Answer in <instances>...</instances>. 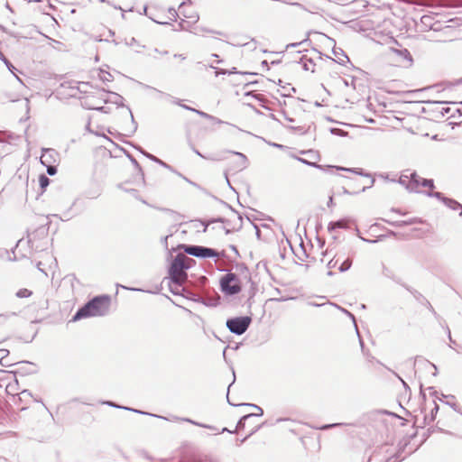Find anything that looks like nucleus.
I'll return each mask as SVG.
<instances>
[{"label":"nucleus","mask_w":462,"mask_h":462,"mask_svg":"<svg viewBox=\"0 0 462 462\" xmlns=\"http://www.w3.org/2000/svg\"><path fill=\"white\" fill-rule=\"evenodd\" d=\"M46 170H47V173L50 175V176H54L56 173H57V167L55 165H52V164H46Z\"/></svg>","instance_id":"44"},{"label":"nucleus","mask_w":462,"mask_h":462,"mask_svg":"<svg viewBox=\"0 0 462 462\" xmlns=\"http://www.w3.org/2000/svg\"><path fill=\"white\" fill-rule=\"evenodd\" d=\"M210 68L216 69V76L228 74V70L227 69H217V68L214 67L213 65H210Z\"/></svg>","instance_id":"54"},{"label":"nucleus","mask_w":462,"mask_h":462,"mask_svg":"<svg viewBox=\"0 0 462 462\" xmlns=\"http://www.w3.org/2000/svg\"><path fill=\"white\" fill-rule=\"evenodd\" d=\"M390 51L393 59L402 67H411L413 62L412 56L408 49L406 48H390Z\"/></svg>","instance_id":"6"},{"label":"nucleus","mask_w":462,"mask_h":462,"mask_svg":"<svg viewBox=\"0 0 462 462\" xmlns=\"http://www.w3.org/2000/svg\"><path fill=\"white\" fill-rule=\"evenodd\" d=\"M352 259L350 257L346 258L344 261L340 263V265L338 267L339 272L345 273L348 271L352 266Z\"/></svg>","instance_id":"24"},{"label":"nucleus","mask_w":462,"mask_h":462,"mask_svg":"<svg viewBox=\"0 0 462 462\" xmlns=\"http://www.w3.org/2000/svg\"><path fill=\"white\" fill-rule=\"evenodd\" d=\"M266 424V421L263 422L262 424L256 426L254 429L251 430V432L245 436L244 439H239V443L237 444L240 446L242 443H244L246 439H248L252 435H254L255 432H257L263 425Z\"/></svg>","instance_id":"33"},{"label":"nucleus","mask_w":462,"mask_h":462,"mask_svg":"<svg viewBox=\"0 0 462 462\" xmlns=\"http://www.w3.org/2000/svg\"><path fill=\"white\" fill-rule=\"evenodd\" d=\"M431 396H434L436 399H439L440 402H443L442 398H439L438 392L434 389V387H428L427 389Z\"/></svg>","instance_id":"56"},{"label":"nucleus","mask_w":462,"mask_h":462,"mask_svg":"<svg viewBox=\"0 0 462 462\" xmlns=\"http://www.w3.org/2000/svg\"><path fill=\"white\" fill-rule=\"evenodd\" d=\"M245 96H246V97H253L254 98H255L256 100H258L260 102H263L265 100L263 95H262V94H254L252 91L245 92Z\"/></svg>","instance_id":"39"},{"label":"nucleus","mask_w":462,"mask_h":462,"mask_svg":"<svg viewBox=\"0 0 462 462\" xmlns=\"http://www.w3.org/2000/svg\"><path fill=\"white\" fill-rule=\"evenodd\" d=\"M111 298L109 295H98L80 307L71 319L76 322L90 317H103L109 312Z\"/></svg>","instance_id":"1"},{"label":"nucleus","mask_w":462,"mask_h":462,"mask_svg":"<svg viewBox=\"0 0 462 462\" xmlns=\"http://www.w3.org/2000/svg\"><path fill=\"white\" fill-rule=\"evenodd\" d=\"M221 291L227 296H234L241 292L242 286L237 274L228 272L220 278Z\"/></svg>","instance_id":"3"},{"label":"nucleus","mask_w":462,"mask_h":462,"mask_svg":"<svg viewBox=\"0 0 462 462\" xmlns=\"http://www.w3.org/2000/svg\"><path fill=\"white\" fill-rule=\"evenodd\" d=\"M334 55L337 57V60H334L338 64H344V59L349 60L348 57L345 54V52L341 49H334Z\"/></svg>","instance_id":"21"},{"label":"nucleus","mask_w":462,"mask_h":462,"mask_svg":"<svg viewBox=\"0 0 462 462\" xmlns=\"http://www.w3.org/2000/svg\"><path fill=\"white\" fill-rule=\"evenodd\" d=\"M228 152L233 153L238 157V161L236 162V169L238 171H242L247 167V157L244 153L234 151H228Z\"/></svg>","instance_id":"16"},{"label":"nucleus","mask_w":462,"mask_h":462,"mask_svg":"<svg viewBox=\"0 0 462 462\" xmlns=\"http://www.w3.org/2000/svg\"><path fill=\"white\" fill-rule=\"evenodd\" d=\"M142 154H143L146 158L150 159L151 161L162 165L164 168L171 169V167L162 161L161 159L157 158L156 156L152 155V153L147 152L145 150H143L141 147H135Z\"/></svg>","instance_id":"17"},{"label":"nucleus","mask_w":462,"mask_h":462,"mask_svg":"<svg viewBox=\"0 0 462 462\" xmlns=\"http://www.w3.org/2000/svg\"><path fill=\"white\" fill-rule=\"evenodd\" d=\"M433 402H434V408L431 410L430 414V420H435L436 415H437V413L439 411V405L436 402V400H434Z\"/></svg>","instance_id":"47"},{"label":"nucleus","mask_w":462,"mask_h":462,"mask_svg":"<svg viewBox=\"0 0 462 462\" xmlns=\"http://www.w3.org/2000/svg\"><path fill=\"white\" fill-rule=\"evenodd\" d=\"M308 41H309V40H308V39H306V40H304V41H302V42H300L290 43V44H288V45L286 46V49L295 48V47H297V46H299V45H300V44H302V43H304V42H307Z\"/></svg>","instance_id":"63"},{"label":"nucleus","mask_w":462,"mask_h":462,"mask_svg":"<svg viewBox=\"0 0 462 462\" xmlns=\"http://www.w3.org/2000/svg\"><path fill=\"white\" fill-rule=\"evenodd\" d=\"M195 263V260L189 258L185 254H178L171 261L168 274L169 279H183L188 280L187 271L192 267Z\"/></svg>","instance_id":"2"},{"label":"nucleus","mask_w":462,"mask_h":462,"mask_svg":"<svg viewBox=\"0 0 462 462\" xmlns=\"http://www.w3.org/2000/svg\"><path fill=\"white\" fill-rule=\"evenodd\" d=\"M125 107H126V109H127V112H128V114H129L130 117H131V122H132V124H133V125H134V130H133V132H135V131L137 130L138 125H137L136 121H135V120H134V116H133V113H132V111H131L130 107H129V106H125Z\"/></svg>","instance_id":"50"},{"label":"nucleus","mask_w":462,"mask_h":462,"mask_svg":"<svg viewBox=\"0 0 462 462\" xmlns=\"http://www.w3.org/2000/svg\"><path fill=\"white\" fill-rule=\"evenodd\" d=\"M340 309H341V310H342L344 313H346V314L347 315V317H349V318L353 320V323H354L355 328H356V334H357V336H358V337H359V343H360V346H361V347L363 348V347H364V342H363V339H362V338H361V337H360V334H359V331H358V328H357V326H356V318H355V316H354L350 311H348V310H345V309H342V308H340Z\"/></svg>","instance_id":"23"},{"label":"nucleus","mask_w":462,"mask_h":462,"mask_svg":"<svg viewBox=\"0 0 462 462\" xmlns=\"http://www.w3.org/2000/svg\"><path fill=\"white\" fill-rule=\"evenodd\" d=\"M345 425L344 423H330V424H323L321 426H311L312 429L319 430H328L333 428H337Z\"/></svg>","instance_id":"28"},{"label":"nucleus","mask_w":462,"mask_h":462,"mask_svg":"<svg viewBox=\"0 0 462 462\" xmlns=\"http://www.w3.org/2000/svg\"><path fill=\"white\" fill-rule=\"evenodd\" d=\"M431 396H434L436 399H439L440 402H443L442 398H439L438 392L434 389V387H428L427 389Z\"/></svg>","instance_id":"58"},{"label":"nucleus","mask_w":462,"mask_h":462,"mask_svg":"<svg viewBox=\"0 0 462 462\" xmlns=\"http://www.w3.org/2000/svg\"><path fill=\"white\" fill-rule=\"evenodd\" d=\"M409 180H410L409 175L406 173H402L400 176L398 182L407 189V186L409 185Z\"/></svg>","instance_id":"38"},{"label":"nucleus","mask_w":462,"mask_h":462,"mask_svg":"<svg viewBox=\"0 0 462 462\" xmlns=\"http://www.w3.org/2000/svg\"><path fill=\"white\" fill-rule=\"evenodd\" d=\"M104 403L108 405V406H110V407L117 408V409H123V410L130 411L136 412V413H139V414H143V415H149V416H153V417H157V418H162L161 416H157V415H154V414H152V413H149V412L142 411L140 410H136V409H134V408H129V407L118 405V404H116V403L111 402V401H106Z\"/></svg>","instance_id":"15"},{"label":"nucleus","mask_w":462,"mask_h":462,"mask_svg":"<svg viewBox=\"0 0 462 462\" xmlns=\"http://www.w3.org/2000/svg\"><path fill=\"white\" fill-rule=\"evenodd\" d=\"M227 402H228V403H229L230 405H233V406H237V405H238V404H234V403H232V402L229 401V399H228V398H227ZM240 405L249 406V407H253V408L256 409V410H257V412H256V413H253V414H254V417H261V416H263V409H262L260 406L256 405V404H253V403H241Z\"/></svg>","instance_id":"22"},{"label":"nucleus","mask_w":462,"mask_h":462,"mask_svg":"<svg viewBox=\"0 0 462 462\" xmlns=\"http://www.w3.org/2000/svg\"><path fill=\"white\" fill-rule=\"evenodd\" d=\"M32 294V291L28 290V289H20L17 292H16V297L18 298H28L30 297L31 295Z\"/></svg>","instance_id":"35"},{"label":"nucleus","mask_w":462,"mask_h":462,"mask_svg":"<svg viewBox=\"0 0 462 462\" xmlns=\"http://www.w3.org/2000/svg\"><path fill=\"white\" fill-rule=\"evenodd\" d=\"M31 399H32V394L29 390H23L19 393V401L21 402L27 403V402Z\"/></svg>","instance_id":"30"},{"label":"nucleus","mask_w":462,"mask_h":462,"mask_svg":"<svg viewBox=\"0 0 462 462\" xmlns=\"http://www.w3.org/2000/svg\"><path fill=\"white\" fill-rule=\"evenodd\" d=\"M194 112L196 114H198L199 116H200L201 117H203V118L211 119V120H215L216 119L213 116L208 115V114H207V113H205L203 111L195 109Z\"/></svg>","instance_id":"49"},{"label":"nucleus","mask_w":462,"mask_h":462,"mask_svg":"<svg viewBox=\"0 0 462 462\" xmlns=\"http://www.w3.org/2000/svg\"><path fill=\"white\" fill-rule=\"evenodd\" d=\"M169 289L170 291L174 295L181 296V292L185 286L183 284L187 282V280L183 279H169Z\"/></svg>","instance_id":"7"},{"label":"nucleus","mask_w":462,"mask_h":462,"mask_svg":"<svg viewBox=\"0 0 462 462\" xmlns=\"http://www.w3.org/2000/svg\"><path fill=\"white\" fill-rule=\"evenodd\" d=\"M337 263H338L337 262V260H335L334 258H332V259L328 263L327 266H328V269H330V270H331L332 268L336 267V266L337 265Z\"/></svg>","instance_id":"64"},{"label":"nucleus","mask_w":462,"mask_h":462,"mask_svg":"<svg viewBox=\"0 0 462 462\" xmlns=\"http://www.w3.org/2000/svg\"><path fill=\"white\" fill-rule=\"evenodd\" d=\"M420 186L430 188L433 189L435 188L434 180L432 179H421Z\"/></svg>","instance_id":"34"},{"label":"nucleus","mask_w":462,"mask_h":462,"mask_svg":"<svg viewBox=\"0 0 462 462\" xmlns=\"http://www.w3.org/2000/svg\"><path fill=\"white\" fill-rule=\"evenodd\" d=\"M3 61L5 62V64L6 65L7 69H9V71H11L14 75V70H16L15 67L9 61L8 59H6L5 56H3Z\"/></svg>","instance_id":"46"},{"label":"nucleus","mask_w":462,"mask_h":462,"mask_svg":"<svg viewBox=\"0 0 462 462\" xmlns=\"http://www.w3.org/2000/svg\"><path fill=\"white\" fill-rule=\"evenodd\" d=\"M103 91L106 94H109V97L103 99L104 103H112V104L116 105L118 107L125 106L124 104L125 99L121 95H119L116 92L106 91L105 89H103Z\"/></svg>","instance_id":"11"},{"label":"nucleus","mask_w":462,"mask_h":462,"mask_svg":"<svg viewBox=\"0 0 462 462\" xmlns=\"http://www.w3.org/2000/svg\"><path fill=\"white\" fill-rule=\"evenodd\" d=\"M185 420L188 421V422H190V423H192L194 425L199 426V427H203V428H207V429H210V430L214 429L213 426L199 423V422L193 421L192 420H189V419H186Z\"/></svg>","instance_id":"53"},{"label":"nucleus","mask_w":462,"mask_h":462,"mask_svg":"<svg viewBox=\"0 0 462 462\" xmlns=\"http://www.w3.org/2000/svg\"><path fill=\"white\" fill-rule=\"evenodd\" d=\"M443 402L446 404V405H448L449 407H451L454 411H459V408H458V405L456 403V402Z\"/></svg>","instance_id":"60"},{"label":"nucleus","mask_w":462,"mask_h":462,"mask_svg":"<svg viewBox=\"0 0 462 462\" xmlns=\"http://www.w3.org/2000/svg\"><path fill=\"white\" fill-rule=\"evenodd\" d=\"M387 223L395 227H402L410 224L408 221L401 220V221H387Z\"/></svg>","instance_id":"40"},{"label":"nucleus","mask_w":462,"mask_h":462,"mask_svg":"<svg viewBox=\"0 0 462 462\" xmlns=\"http://www.w3.org/2000/svg\"><path fill=\"white\" fill-rule=\"evenodd\" d=\"M98 78L104 83L111 82L113 80V76L109 72L105 71L103 69H100L98 73Z\"/></svg>","instance_id":"29"},{"label":"nucleus","mask_w":462,"mask_h":462,"mask_svg":"<svg viewBox=\"0 0 462 462\" xmlns=\"http://www.w3.org/2000/svg\"><path fill=\"white\" fill-rule=\"evenodd\" d=\"M426 195L428 197L436 198L437 199L441 201L443 204L445 203L446 199H448V197L444 196L443 193L439 192V191H432V190L427 191Z\"/></svg>","instance_id":"26"},{"label":"nucleus","mask_w":462,"mask_h":462,"mask_svg":"<svg viewBox=\"0 0 462 462\" xmlns=\"http://www.w3.org/2000/svg\"><path fill=\"white\" fill-rule=\"evenodd\" d=\"M421 303L424 304L429 309V310L430 312H432L434 315L437 314L434 308L430 304V302L429 300H427L422 295H421Z\"/></svg>","instance_id":"45"},{"label":"nucleus","mask_w":462,"mask_h":462,"mask_svg":"<svg viewBox=\"0 0 462 462\" xmlns=\"http://www.w3.org/2000/svg\"><path fill=\"white\" fill-rule=\"evenodd\" d=\"M58 153L54 149L51 148H42V155H41V162L42 165L46 164H51L55 162V156H57Z\"/></svg>","instance_id":"8"},{"label":"nucleus","mask_w":462,"mask_h":462,"mask_svg":"<svg viewBox=\"0 0 462 462\" xmlns=\"http://www.w3.org/2000/svg\"><path fill=\"white\" fill-rule=\"evenodd\" d=\"M446 207L452 210H458L460 209L459 216L462 217V204H460L458 201H457L454 199L448 198L444 203Z\"/></svg>","instance_id":"18"},{"label":"nucleus","mask_w":462,"mask_h":462,"mask_svg":"<svg viewBox=\"0 0 462 462\" xmlns=\"http://www.w3.org/2000/svg\"><path fill=\"white\" fill-rule=\"evenodd\" d=\"M168 13L171 15L169 17L170 20L171 21H176L177 16H178V14H177L176 10L174 8L171 7V8L168 9Z\"/></svg>","instance_id":"52"},{"label":"nucleus","mask_w":462,"mask_h":462,"mask_svg":"<svg viewBox=\"0 0 462 462\" xmlns=\"http://www.w3.org/2000/svg\"><path fill=\"white\" fill-rule=\"evenodd\" d=\"M50 182H51V180L46 175H44V174L40 175L39 184H40V187L42 189H45L49 186Z\"/></svg>","instance_id":"32"},{"label":"nucleus","mask_w":462,"mask_h":462,"mask_svg":"<svg viewBox=\"0 0 462 462\" xmlns=\"http://www.w3.org/2000/svg\"><path fill=\"white\" fill-rule=\"evenodd\" d=\"M311 125H310L307 128L305 126H293L291 125L288 128L293 132H297L300 134H306L310 130Z\"/></svg>","instance_id":"31"},{"label":"nucleus","mask_w":462,"mask_h":462,"mask_svg":"<svg viewBox=\"0 0 462 462\" xmlns=\"http://www.w3.org/2000/svg\"><path fill=\"white\" fill-rule=\"evenodd\" d=\"M149 18H150L152 22H154V23H158V24H163V25H165V24H170V22H168V21H160V20H157V19H156V15H154V14H153V13H152V12H150Z\"/></svg>","instance_id":"48"},{"label":"nucleus","mask_w":462,"mask_h":462,"mask_svg":"<svg viewBox=\"0 0 462 462\" xmlns=\"http://www.w3.org/2000/svg\"><path fill=\"white\" fill-rule=\"evenodd\" d=\"M394 375L402 382L403 387L406 389V390H411L408 383L398 374H396L395 372H393Z\"/></svg>","instance_id":"62"},{"label":"nucleus","mask_w":462,"mask_h":462,"mask_svg":"<svg viewBox=\"0 0 462 462\" xmlns=\"http://www.w3.org/2000/svg\"><path fill=\"white\" fill-rule=\"evenodd\" d=\"M383 274L388 278L393 279L396 282H399V281L393 275V272L385 266L383 267Z\"/></svg>","instance_id":"43"},{"label":"nucleus","mask_w":462,"mask_h":462,"mask_svg":"<svg viewBox=\"0 0 462 462\" xmlns=\"http://www.w3.org/2000/svg\"><path fill=\"white\" fill-rule=\"evenodd\" d=\"M200 31L201 32H208V33H214V34H217V35H223L224 33L222 32H218V31H215V30H210V29H208V28H200Z\"/></svg>","instance_id":"59"},{"label":"nucleus","mask_w":462,"mask_h":462,"mask_svg":"<svg viewBox=\"0 0 462 462\" xmlns=\"http://www.w3.org/2000/svg\"><path fill=\"white\" fill-rule=\"evenodd\" d=\"M190 148L198 156H199V157H201L203 159L211 160V161L219 160L218 158H215V157H212V156H206V155L202 154L199 150H197L195 148V146L193 144H190Z\"/></svg>","instance_id":"37"},{"label":"nucleus","mask_w":462,"mask_h":462,"mask_svg":"<svg viewBox=\"0 0 462 462\" xmlns=\"http://www.w3.org/2000/svg\"><path fill=\"white\" fill-rule=\"evenodd\" d=\"M335 260H337V263H341L342 261H344V254L340 253V252H337L334 257H333Z\"/></svg>","instance_id":"61"},{"label":"nucleus","mask_w":462,"mask_h":462,"mask_svg":"<svg viewBox=\"0 0 462 462\" xmlns=\"http://www.w3.org/2000/svg\"><path fill=\"white\" fill-rule=\"evenodd\" d=\"M88 109L97 110V111H99V112L105 113V114L110 113V108L107 106H88Z\"/></svg>","instance_id":"36"},{"label":"nucleus","mask_w":462,"mask_h":462,"mask_svg":"<svg viewBox=\"0 0 462 462\" xmlns=\"http://www.w3.org/2000/svg\"><path fill=\"white\" fill-rule=\"evenodd\" d=\"M0 364H1V365L5 366V367H9L13 365L11 363V361L9 360L8 356H0Z\"/></svg>","instance_id":"42"},{"label":"nucleus","mask_w":462,"mask_h":462,"mask_svg":"<svg viewBox=\"0 0 462 462\" xmlns=\"http://www.w3.org/2000/svg\"><path fill=\"white\" fill-rule=\"evenodd\" d=\"M450 112H451V108L449 106H443L439 110V114L441 115V116H448L450 114Z\"/></svg>","instance_id":"55"},{"label":"nucleus","mask_w":462,"mask_h":462,"mask_svg":"<svg viewBox=\"0 0 462 462\" xmlns=\"http://www.w3.org/2000/svg\"><path fill=\"white\" fill-rule=\"evenodd\" d=\"M431 396H434L436 399H439L440 402H443L442 398H439L438 392L434 389V387H428L427 389Z\"/></svg>","instance_id":"57"},{"label":"nucleus","mask_w":462,"mask_h":462,"mask_svg":"<svg viewBox=\"0 0 462 462\" xmlns=\"http://www.w3.org/2000/svg\"><path fill=\"white\" fill-rule=\"evenodd\" d=\"M299 62L302 64L304 70H310L311 72H314L315 63L312 59H307L306 56H302Z\"/></svg>","instance_id":"19"},{"label":"nucleus","mask_w":462,"mask_h":462,"mask_svg":"<svg viewBox=\"0 0 462 462\" xmlns=\"http://www.w3.org/2000/svg\"><path fill=\"white\" fill-rule=\"evenodd\" d=\"M125 153L126 157L130 160L132 164L134 166V168L138 171V172L141 175V179L143 181L144 180V174H143V171L142 167L139 164V162L136 161V159L129 152L125 151Z\"/></svg>","instance_id":"20"},{"label":"nucleus","mask_w":462,"mask_h":462,"mask_svg":"<svg viewBox=\"0 0 462 462\" xmlns=\"http://www.w3.org/2000/svg\"><path fill=\"white\" fill-rule=\"evenodd\" d=\"M251 323V317L240 316L227 319L226 326L231 333L241 336L248 329Z\"/></svg>","instance_id":"5"},{"label":"nucleus","mask_w":462,"mask_h":462,"mask_svg":"<svg viewBox=\"0 0 462 462\" xmlns=\"http://www.w3.org/2000/svg\"><path fill=\"white\" fill-rule=\"evenodd\" d=\"M409 185L407 186V189L411 192H418V188L420 187V182L422 178H420L416 171H412L409 174Z\"/></svg>","instance_id":"12"},{"label":"nucleus","mask_w":462,"mask_h":462,"mask_svg":"<svg viewBox=\"0 0 462 462\" xmlns=\"http://www.w3.org/2000/svg\"><path fill=\"white\" fill-rule=\"evenodd\" d=\"M297 160L304 164H307L309 166H311V167H314V168H319L320 169L321 168V165L318 164L317 162H309L303 158H300V157H297Z\"/></svg>","instance_id":"41"},{"label":"nucleus","mask_w":462,"mask_h":462,"mask_svg":"<svg viewBox=\"0 0 462 462\" xmlns=\"http://www.w3.org/2000/svg\"><path fill=\"white\" fill-rule=\"evenodd\" d=\"M202 303L206 306L214 307V306L217 305V300L215 299H205L204 298V302H202Z\"/></svg>","instance_id":"51"},{"label":"nucleus","mask_w":462,"mask_h":462,"mask_svg":"<svg viewBox=\"0 0 462 462\" xmlns=\"http://www.w3.org/2000/svg\"><path fill=\"white\" fill-rule=\"evenodd\" d=\"M349 221L350 220L348 218H342L337 221H332L328 224V229L330 232L336 230L337 228L346 229L349 227Z\"/></svg>","instance_id":"14"},{"label":"nucleus","mask_w":462,"mask_h":462,"mask_svg":"<svg viewBox=\"0 0 462 462\" xmlns=\"http://www.w3.org/2000/svg\"><path fill=\"white\" fill-rule=\"evenodd\" d=\"M253 417H254V414H246V415H244L243 417H241V419L236 423V427L235 430L236 431V430H244L245 427V420H247Z\"/></svg>","instance_id":"25"},{"label":"nucleus","mask_w":462,"mask_h":462,"mask_svg":"<svg viewBox=\"0 0 462 462\" xmlns=\"http://www.w3.org/2000/svg\"><path fill=\"white\" fill-rule=\"evenodd\" d=\"M181 296L195 302H204V298L198 292L184 287Z\"/></svg>","instance_id":"13"},{"label":"nucleus","mask_w":462,"mask_h":462,"mask_svg":"<svg viewBox=\"0 0 462 462\" xmlns=\"http://www.w3.org/2000/svg\"><path fill=\"white\" fill-rule=\"evenodd\" d=\"M337 170H341V171H350V172H353V173H356V174H358V175H361V176H365V177L370 178L369 185L368 186H364L362 188L361 191H365L366 189L371 188L374 185V179L371 176V174L364 172L363 169H361V168H352V169H350V168L337 167Z\"/></svg>","instance_id":"10"},{"label":"nucleus","mask_w":462,"mask_h":462,"mask_svg":"<svg viewBox=\"0 0 462 462\" xmlns=\"http://www.w3.org/2000/svg\"><path fill=\"white\" fill-rule=\"evenodd\" d=\"M118 188H119V189H123V190H124V191H125V192L130 193V194H131V196H133L134 199H138V200H141L143 203H144V204L146 203V201H145V200L141 199L139 198V192H138V190H137V189H126V188L123 187V185H122V184L118 185Z\"/></svg>","instance_id":"27"},{"label":"nucleus","mask_w":462,"mask_h":462,"mask_svg":"<svg viewBox=\"0 0 462 462\" xmlns=\"http://www.w3.org/2000/svg\"><path fill=\"white\" fill-rule=\"evenodd\" d=\"M180 248H181L186 254L206 259V258H215L218 257V252L213 248L206 247L202 245H180Z\"/></svg>","instance_id":"4"},{"label":"nucleus","mask_w":462,"mask_h":462,"mask_svg":"<svg viewBox=\"0 0 462 462\" xmlns=\"http://www.w3.org/2000/svg\"><path fill=\"white\" fill-rule=\"evenodd\" d=\"M143 88L150 89V90H152V91L156 92L161 98H165V99L171 101L174 105H178L180 106H182V100L181 99H179V98H177V97H173V96H171V95H170L168 93L161 91V90H159V89H157V88H153L152 86L143 85Z\"/></svg>","instance_id":"9"}]
</instances>
